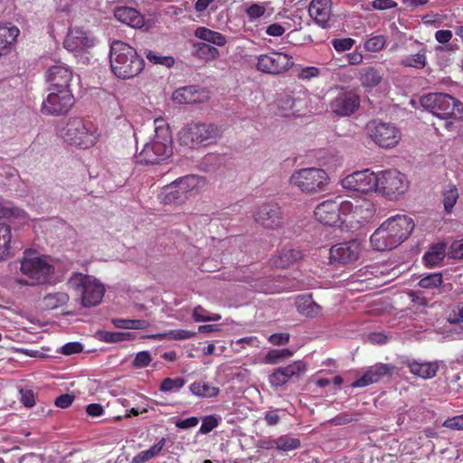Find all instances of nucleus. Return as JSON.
Instances as JSON below:
<instances>
[{
    "label": "nucleus",
    "mask_w": 463,
    "mask_h": 463,
    "mask_svg": "<svg viewBox=\"0 0 463 463\" xmlns=\"http://www.w3.org/2000/svg\"><path fill=\"white\" fill-rule=\"evenodd\" d=\"M58 135L67 144L81 149L92 147L99 137L97 127L82 118H70L66 126L58 128Z\"/></svg>",
    "instance_id": "obj_3"
},
{
    "label": "nucleus",
    "mask_w": 463,
    "mask_h": 463,
    "mask_svg": "<svg viewBox=\"0 0 463 463\" xmlns=\"http://www.w3.org/2000/svg\"><path fill=\"white\" fill-rule=\"evenodd\" d=\"M185 384V380L182 377L176 378H165L159 386V390L163 392H177L182 389Z\"/></svg>",
    "instance_id": "obj_48"
},
{
    "label": "nucleus",
    "mask_w": 463,
    "mask_h": 463,
    "mask_svg": "<svg viewBox=\"0 0 463 463\" xmlns=\"http://www.w3.org/2000/svg\"><path fill=\"white\" fill-rule=\"evenodd\" d=\"M367 130L372 140L383 148L396 146L402 137L400 129L391 122L372 120L367 125Z\"/></svg>",
    "instance_id": "obj_10"
},
{
    "label": "nucleus",
    "mask_w": 463,
    "mask_h": 463,
    "mask_svg": "<svg viewBox=\"0 0 463 463\" xmlns=\"http://www.w3.org/2000/svg\"><path fill=\"white\" fill-rule=\"evenodd\" d=\"M74 398L72 394H61L55 399L54 404L59 408L66 409L72 404Z\"/></svg>",
    "instance_id": "obj_61"
},
{
    "label": "nucleus",
    "mask_w": 463,
    "mask_h": 463,
    "mask_svg": "<svg viewBox=\"0 0 463 463\" xmlns=\"http://www.w3.org/2000/svg\"><path fill=\"white\" fill-rule=\"evenodd\" d=\"M306 371V365L301 361L293 362L287 366L276 368L269 376V382L271 386L281 387L291 378H299Z\"/></svg>",
    "instance_id": "obj_18"
},
{
    "label": "nucleus",
    "mask_w": 463,
    "mask_h": 463,
    "mask_svg": "<svg viewBox=\"0 0 463 463\" xmlns=\"http://www.w3.org/2000/svg\"><path fill=\"white\" fill-rule=\"evenodd\" d=\"M151 355L147 351H142L136 354V357L133 361V365L136 368H145L151 363Z\"/></svg>",
    "instance_id": "obj_56"
},
{
    "label": "nucleus",
    "mask_w": 463,
    "mask_h": 463,
    "mask_svg": "<svg viewBox=\"0 0 463 463\" xmlns=\"http://www.w3.org/2000/svg\"><path fill=\"white\" fill-rule=\"evenodd\" d=\"M458 199V193L456 186H450L443 193V204L445 211L450 213Z\"/></svg>",
    "instance_id": "obj_50"
},
{
    "label": "nucleus",
    "mask_w": 463,
    "mask_h": 463,
    "mask_svg": "<svg viewBox=\"0 0 463 463\" xmlns=\"http://www.w3.org/2000/svg\"><path fill=\"white\" fill-rule=\"evenodd\" d=\"M382 224L385 226L384 228L392 235L399 245L409 238L415 227L413 219L405 214L392 216Z\"/></svg>",
    "instance_id": "obj_16"
},
{
    "label": "nucleus",
    "mask_w": 463,
    "mask_h": 463,
    "mask_svg": "<svg viewBox=\"0 0 463 463\" xmlns=\"http://www.w3.org/2000/svg\"><path fill=\"white\" fill-rule=\"evenodd\" d=\"M385 44L386 38L384 35H375L364 43V49L371 52H376L383 50Z\"/></svg>",
    "instance_id": "obj_52"
},
{
    "label": "nucleus",
    "mask_w": 463,
    "mask_h": 463,
    "mask_svg": "<svg viewBox=\"0 0 463 463\" xmlns=\"http://www.w3.org/2000/svg\"><path fill=\"white\" fill-rule=\"evenodd\" d=\"M218 133V128L213 124L192 121L178 132V141L182 146L194 149L204 142L215 138Z\"/></svg>",
    "instance_id": "obj_7"
},
{
    "label": "nucleus",
    "mask_w": 463,
    "mask_h": 463,
    "mask_svg": "<svg viewBox=\"0 0 463 463\" xmlns=\"http://www.w3.org/2000/svg\"><path fill=\"white\" fill-rule=\"evenodd\" d=\"M381 224L371 235L372 247L379 251L391 250L399 246L392 235Z\"/></svg>",
    "instance_id": "obj_27"
},
{
    "label": "nucleus",
    "mask_w": 463,
    "mask_h": 463,
    "mask_svg": "<svg viewBox=\"0 0 463 463\" xmlns=\"http://www.w3.org/2000/svg\"><path fill=\"white\" fill-rule=\"evenodd\" d=\"M354 420H357V417H352L346 412L340 413L334 417L330 421L333 425H345Z\"/></svg>",
    "instance_id": "obj_62"
},
{
    "label": "nucleus",
    "mask_w": 463,
    "mask_h": 463,
    "mask_svg": "<svg viewBox=\"0 0 463 463\" xmlns=\"http://www.w3.org/2000/svg\"><path fill=\"white\" fill-rule=\"evenodd\" d=\"M443 426L450 430H463V414L447 419Z\"/></svg>",
    "instance_id": "obj_58"
},
{
    "label": "nucleus",
    "mask_w": 463,
    "mask_h": 463,
    "mask_svg": "<svg viewBox=\"0 0 463 463\" xmlns=\"http://www.w3.org/2000/svg\"><path fill=\"white\" fill-rule=\"evenodd\" d=\"M70 282L80 296L84 307H95L101 302L105 288L94 277L78 273L71 279Z\"/></svg>",
    "instance_id": "obj_8"
},
{
    "label": "nucleus",
    "mask_w": 463,
    "mask_h": 463,
    "mask_svg": "<svg viewBox=\"0 0 463 463\" xmlns=\"http://www.w3.org/2000/svg\"><path fill=\"white\" fill-rule=\"evenodd\" d=\"M401 364L402 367H407L411 374L423 380L434 378L439 371V363L438 361L426 362L406 359L402 361Z\"/></svg>",
    "instance_id": "obj_20"
},
{
    "label": "nucleus",
    "mask_w": 463,
    "mask_h": 463,
    "mask_svg": "<svg viewBox=\"0 0 463 463\" xmlns=\"http://www.w3.org/2000/svg\"><path fill=\"white\" fill-rule=\"evenodd\" d=\"M196 335L195 332L185 330V329H173L164 333H159L152 335L156 340H185L192 338Z\"/></svg>",
    "instance_id": "obj_40"
},
{
    "label": "nucleus",
    "mask_w": 463,
    "mask_h": 463,
    "mask_svg": "<svg viewBox=\"0 0 463 463\" xmlns=\"http://www.w3.org/2000/svg\"><path fill=\"white\" fill-rule=\"evenodd\" d=\"M42 104V112L50 116L67 114L74 105V96L71 90H50Z\"/></svg>",
    "instance_id": "obj_12"
},
{
    "label": "nucleus",
    "mask_w": 463,
    "mask_h": 463,
    "mask_svg": "<svg viewBox=\"0 0 463 463\" xmlns=\"http://www.w3.org/2000/svg\"><path fill=\"white\" fill-rule=\"evenodd\" d=\"M11 239L10 226L0 222V261L10 256Z\"/></svg>",
    "instance_id": "obj_37"
},
{
    "label": "nucleus",
    "mask_w": 463,
    "mask_h": 463,
    "mask_svg": "<svg viewBox=\"0 0 463 463\" xmlns=\"http://www.w3.org/2000/svg\"><path fill=\"white\" fill-rule=\"evenodd\" d=\"M293 65V58L290 55L271 52L258 57L256 68L263 73L277 75L288 71Z\"/></svg>",
    "instance_id": "obj_15"
},
{
    "label": "nucleus",
    "mask_w": 463,
    "mask_h": 463,
    "mask_svg": "<svg viewBox=\"0 0 463 463\" xmlns=\"http://www.w3.org/2000/svg\"><path fill=\"white\" fill-rule=\"evenodd\" d=\"M420 105L443 119L463 120V103L446 93H429L420 98Z\"/></svg>",
    "instance_id": "obj_5"
},
{
    "label": "nucleus",
    "mask_w": 463,
    "mask_h": 463,
    "mask_svg": "<svg viewBox=\"0 0 463 463\" xmlns=\"http://www.w3.org/2000/svg\"><path fill=\"white\" fill-rule=\"evenodd\" d=\"M337 199L341 198L335 197L327 199L316 207L314 215L319 222L325 225L334 226L340 221Z\"/></svg>",
    "instance_id": "obj_21"
},
{
    "label": "nucleus",
    "mask_w": 463,
    "mask_h": 463,
    "mask_svg": "<svg viewBox=\"0 0 463 463\" xmlns=\"http://www.w3.org/2000/svg\"><path fill=\"white\" fill-rule=\"evenodd\" d=\"M376 209L373 203L367 199H361L355 201V207L354 212V222L358 224H364L373 220Z\"/></svg>",
    "instance_id": "obj_30"
},
{
    "label": "nucleus",
    "mask_w": 463,
    "mask_h": 463,
    "mask_svg": "<svg viewBox=\"0 0 463 463\" xmlns=\"http://www.w3.org/2000/svg\"><path fill=\"white\" fill-rule=\"evenodd\" d=\"M297 102L298 101L290 96L280 99L278 101L279 114L281 117L294 116L298 111L296 109Z\"/></svg>",
    "instance_id": "obj_43"
},
{
    "label": "nucleus",
    "mask_w": 463,
    "mask_h": 463,
    "mask_svg": "<svg viewBox=\"0 0 463 463\" xmlns=\"http://www.w3.org/2000/svg\"><path fill=\"white\" fill-rule=\"evenodd\" d=\"M114 16L121 24L132 28H141L145 24L143 15L133 7L117 6L114 9Z\"/></svg>",
    "instance_id": "obj_28"
},
{
    "label": "nucleus",
    "mask_w": 463,
    "mask_h": 463,
    "mask_svg": "<svg viewBox=\"0 0 463 463\" xmlns=\"http://www.w3.org/2000/svg\"><path fill=\"white\" fill-rule=\"evenodd\" d=\"M155 136L146 143L138 155L140 163L159 164L173 153V139L169 126L165 119L157 118L154 120Z\"/></svg>",
    "instance_id": "obj_2"
},
{
    "label": "nucleus",
    "mask_w": 463,
    "mask_h": 463,
    "mask_svg": "<svg viewBox=\"0 0 463 463\" xmlns=\"http://www.w3.org/2000/svg\"><path fill=\"white\" fill-rule=\"evenodd\" d=\"M443 283L442 275L439 272L429 274L421 278L419 286L422 288L434 289L439 288Z\"/></svg>",
    "instance_id": "obj_47"
},
{
    "label": "nucleus",
    "mask_w": 463,
    "mask_h": 463,
    "mask_svg": "<svg viewBox=\"0 0 463 463\" xmlns=\"http://www.w3.org/2000/svg\"><path fill=\"white\" fill-rule=\"evenodd\" d=\"M109 61L112 72L123 80L137 76L145 66V61L137 50L122 41L111 43Z\"/></svg>",
    "instance_id": "obj_1"
},
{
    "label": "nucleus",
    "mask_w": 463,
    "mask_h": 463,
    "mask_svg": "<svg viewBox=\"0 0 463 463\" xmlns=\"http://www.w3.org/2000/svg\"><path fill=\"white\" fill-rule=\"evenodd\" d=\"M392 369V366L384 364L372 366L359 379L354 381L352 386L354 388H362L378 383L383 377L391 374Z\"/></svg>",
    "instance_id": "obj_25"
},
{
    "label": "nucleus",
    "mask_w": 463,
    "mask_h": 463,
    "mask_svg": "<svg viewBox=\"0 0 463 463\" xmlns=\"http://www.w3.org/2000/svg\"><path fill=\"white\" fill-rule=\"evenodd\" d=\"M72 77L71 69L61 62L51 66L46 71V80L50 84V90H70Z\"/></svg>",
    "instance_id": "obj_19"
},
{
    "label": "nucleus",
    "mask_w": 463,
    "mask_h": 463,
    "mask_svg": "<svg viewBox=\"0 0 463 463\" xmlns=\"http://www.w3.org/2000/svg\"><path fill=\"white\" fill-rule=\"evenodd\" d=\"M331 0H312L308 13L310 17L322 28L328 25L331 17Z\"/></svg>",
    "instance_id": "obj_26"
},
{
    "label": "nucleus",
    "mask_w": 463,
    "mask_h": 463,
    "mask_svg": "<svg viewBox=\"0 0 463 463\" xmlns=\"http://www.w3.org/2000/svg\"><path fill=\"white\" fill-rule=\"evenodd\" d=\"M361 253V244L357 241L337 243L329 250V260L332 264H348L355 261Z\"/></svg>",
    "instance_id": "obj_17"
},
{
    "label": "nucleus",
    "mask_w": 463,
    "mask_h": 463,
    "mask_svg": "<svg viewBox=\"0 0 463 463\" xmlns=\"http://www.w3.org/2000/svg\"><path fill=\"white\" fill-rule=\"evenodd\" d=\"M20 33L14 25H0V56L9 53Z\"/></svg>",
    "instance_id": "obj_32"
},
{
    "label": "nucleus",
    "mask_w": 463,
    "mask_h": 463,
    "mask_svg": "<svg viewBox=\"0 0 463 463\" xmlns=\"http://www.w3.org/2000/svg\"><path fill=\"white\" fill-rule=\"evenodd\" d=\"M64 47L71 52H80L94 45V40L82 29H71L64 40Z\"/></svg>",
    "instance_id": "obj_24"
},
{
    "label": "nucleus",
    "mask_w": 463,
    "mask_h": 463,
    "mask_svg": "<svg viewBox=\"0 0 463 463\" xmlns=\"http://www.w3.org/2000/svg\"><path fill=\"white\" fill-rule=\"evenodd\" d=\"M303 254L298 249L283 248L272 259V264L279 269H287L300 260Z\"/></svg>",
    "instance_id": "obj_31"
},
{
    "label": "nucleus",
    "mask_w": 463,
    "mask_h": 463,
    "mask_svg": "<svg viewBox=\"0 0 463 463\" xmlns=\"http://www.w3.org/2000/svg\"><path fill=\"white\" fill-rule=\"evenodd\" d=\"M445 255L446 245L444 243H438L429 249L423 256V260L427 267L433 268L444 260Z\"/></svg>",
    "instance_id": "obj_35"
},
{
    "label": "nucleus",
    "mask_w": 463,
    "mask_h": 463,
    "mask_svg": "<svg viewBox=\"0 0 463 463\" xmlns=\"http://www.w3.org/2000/svg\"><path fill=\"white\" fill-rule=\"evenodd\" d=\"M298 312L306 317L314 318L320 315L322 307L312 298L311 294L300 295L296 299Z\"/></svg>",
    "instance_id": "obj_29"
},
{
    "label": "nucleus",
    "mask_w": 463,
    "mask_h": 463,
    "mask_svg": "<svg viewBox=\"0 0 463 463\" xmlns=\"http://www.w3.org/2000/svg\"><path fill=\"white\" fill-rule=\"evenodd\" d=\"M20 271L27 279H18L16 283L21 286H35L48 282L54 273V267L47 262L35 251L26 250L20 261Z\"/></svg>",
    "instance_id": "obj_4"
},
{
    "label": "nucleus",
    "mask_w": 463,
    "mask_h": 463,
    "mask_svg": "<svg viewBox=\"0 0 463 463\" xmlns=\"http://www.w3.org/2000/svg\"><path fill=\"white\" fill-rule=\"evenodd\" d=\"M21 402L22 403L27 407L31 408L34 406V394L32 390H21Z\"/></svg>",
    "instance_id": "obj_64"
},
{
    "label": "nucleus",
    "mask_w": 463,
    "mask_h": 463,
    "mask_svg": "<svg viewBox=\"0 0 463 463\" xmlns=\"http://www.w3.org/2000/svg\"><path fill=\"white\" fill-rule=\"evenodd\" d=\"M320 74V70L317 67L308 66L301 68L297 76L300 80H308L312 78H317Z\"/></svg>",
    "instance_id": "obj_55"
},
{
    "label": "nucleus",
    "mask_w": 463,
    "mask_h": 463,
    "mask_svg": "<svg viewBox=\"0 0 463 463\" xmlns=\"http://www.w3.org/2000/svg\"><path fill=\"white\" fill-rule=\"evenodd\" d=\"M420 48L415 54H410L403 57L400 61V64L403 67L414 68L417 70L423 69L427 64V47L422 43L416 42Z\"/></svg>",
    "instance_id": "obj_33"
},
{
    "label": "nucleus",
    "mask_w": 463,
    "mask_h": 463,
    "mask_svg": "<svg viewBox=\"0 0 463 463\" xmlns=\"http://www.w3.org/2000/svg\"><path fill=\"white\" fill-rule=\"evenodd\" d=\"M275 447L279 450L289 451L297 449L300 447L301 441L298 438L283 435L273 440Z\"/></svg>",
    "instance_id": "obj_42"
},
{
    "label": "nucleus",
    "mask_w": 463,
    "mask_h": 463,
    "mask_svg": "<svg viewBox=\"0 0 463 463\" xmlns=\"http://www.w3.org/2000/svg\"><path fill=\"white\" fill-rule=\"evenodd\" d=\"M378 184L377 174L369 169L354 172L341 180L343 188L362 194L376 192Z\"/></svg>",
    "instance_id": "obj_14"
},
{
    "label": "nucleus",
    "mask_w": 463,
    "mask_h": 463,
    "mask_svg": "<svg viewBox=\"0 0 463 463\" xmlns=\"http://www.w3.org/2000/svg\"><path fill=\"white\" fill-rule=\"evenodd\" d=\"M205 185V178L197 175L180 177L165 187V203L182 201L188 192L198 190Z\"/></svg>",
    "instance_id": "obj_9"
},
{
    "label": "nucleus",
    "mask_w": 463,
    "mask_h": 463,
    "mask_svg": "<svg viewBox=\"0 0 463 463\" xmlns=\"http://www.w3.org/2000/svg\"><path fill=\"white\" fill-rule=\"evenodd\" d=\"M145 54L146 59L153 64H159L167 68L175 64V59L172 56H163L154 51H147Z\"/></svg>",
    "instance_id": "obj_49"
},
{
    "label": "nucleus",
    "mask_w": 463,
    "mask_h": 463,
    "mask_svg": "<svg viewBox=\"0 0 463 463\" xmlns=\"http://www.w3.org/2000/svg\"><path fill=\"white\" fill-rule=\"evenodd\" d=\"M69 299V295L65 292L49 293L43 298V306L47 309H55L65 305Z\"/></svg>",
    "instance_id": "obj_39"
},
{
    "label": "nucleus",
    "mask_w": 463,
    "mask_h": 463,
    "mask_svg": "<svg viewBox=\"0 0 463 463\" xmlns=\"http://www.w3.org/2000/svg\"><path fill=\"white\" fill-rule=\"evenodd\" d=\"M359 79L363 86L375 87L381 82L383 76L376 68L366 67L360 71Z\"/></svg>",
    "instance_id": "obj_38"
},
{
    "label": "nucleus",
    "mask_w": 463,
    "mask_h": 463,
    "mask_svg": "<svg viewBox=\"0 0 463 463\" xmlns=\"http://www.w3.org/2000/svg\"><path fill=\"white\" fill-rule=\"evenodd\" d=\"M193 318L195 322H208V321H219L222 317L219 314L208 315L202 306H197L194 308Z\"/></svg>",
    "instance_id": "obj_51"
},
{
    "label": "nucleus",
    "mask_w": 463,
    "mask_h": 463,
    "mask_svg": "<svg viewBox=\"0 0 463 463\" xmlns=\"http://www.w3.org/2000/svg\"><path fill=\"white\" fill-rule=\"evenodd\" d=\"M194 36L219 47L224 46L227 43V39L223 34L204 26L196 28Z\"/></svg>",
    "instance_id": "obj_34"
},
{
    "label": "nucleus",
    "mask_w": 463,
    "mask_h": 463,
    "mask_svg": "<svg viewBox=\"0 0 463 463\" xmlns=\"http://www.w3.org/2000/svg\"><path fill=\"white\" fill-rule=\"evenodd\" d=\"M218 424L219 421L215 416H206L203 418L199 432L202 434L210 433L213 429H215L218 426Z\"/></svg>",
    "instance_id": "obj_53"
},
{
    "label": "nucleus",
    "mask_w": 463,
    "mask_h": 463,
    "mask_svg": "<svg viewBox=\"0 0 463 463\" xmlns=\"http://www.w3.org/2000/svg\"><path fill=\"white\" fill-rule=\"evenodd\" d=\"M129 333L111 332L107 330H99L97 332V337L105 343H118L128 340Z\"/></svg>",
    "instance_id": "obj_44"
},
{
    "label": "nucleus",
    "mask_w": 463,
    "mask_h": 463,
    "mask_svg": "<svg viewBox=\"0 0 463 463\" xmlns=\"http://www.w3.org/2000/svg\"><path fill=\"white\" fill-rule=\"evenodd\" d=\"M337 199V204L340 213V221L354 222V212L355 203L354 204L351 201Z\"/></svg>",
    "instance_id": "obj_46"
},
{
    "label": "nucleus",
    "mask_w": 463,
    "mask_h": 463,
    "mask_svg": "<svg viewBox=\"0 0 463 463\" xmlns=\"http://www.w3.org/2000/svg\"><path fill=\"white\" fill-rule=\"evenodd\" d=\"M378 175L379 184L376 192L390 198H397L409 188V181L404 174L394 170L382 171Z\"/></svg>",
    "instance_id": "obj_11"
},
{
    "label": "nucleus",
    "mask_w": 463,
    "mask_h": 463,
    "mask_svg": "<svg viewBox=\"0 0 463 463\" xmlns=\"http://www.w3.org/2000/svg\"><path fill=\"white\" fill-rule=\"evenodd\" d=\"M371 5L375 10H388L397 6V3L393 0H373Z\"/></svg>",
    "instance_id": "obj_60"
},
{
    "label": "nucleus",
    "mask_w": 463,
    "mask_h": 463,
    "mask_svg": "<svg viewBox=\"0 0 463 463\" xmlns=\"http://www.w3.org/2000/svg\"><path fill=\"white\" fill-rule=\"evenodd\" d=\"M194 46L195 49L196 55L199 58L203 59L205 61H215L220 56L219 50L216 47L210 45L208 43H194Z\"/></svg>",
    "instance_id": "obj_41"
},
{
    "label": "nucleus",
    "mask_w": 463,
    "mask_h": 463,
    "mask_svg": "<svg viewBox=\"0 0 463 463\" xmlns=\"http://www.w3.org/2000/svg\"><path fill=\"white\" fill-rule=\"evenodd\" d=\"M328 174L322 168L307 167L296 170L290 176V184L302 193L314 194L326 190Z\"/></svg>",
    "instance_id": "obj_6"
},
{
    "label": "nucleus",
    "mask_w": 463,
    "mask_h": 463,
    "mask_svg": "<svg viewBox=\"0 0 463 463\" xmlns=\"http://www.w3.org/2000/svg\"><path fill=\"white\" fill-rule=\"evenodd\" d=\"M354 43L352 38L334 39L332 45L336 52H345L350 50Z\"/></svg>",
    "instance_id": "obj_57"
},
{
    "label": "nucleus",
    "mask_w": 463,
    "mask_h": 463,
    "mask_svg": "<svg viewBox=\"0 0 463 463\" xmlns=\"http://www.w3.org/2000/svg\"><path fill=\"white\" fill-rule=\"evenodd\" d=\"M245 13L250 21L262 17L266 13L264 5L259 4H251L246 10Z\"/></svg>",
    "instance_id": "obj_54"
},
{
    "label": "nucleus",
    "mask_w": 463,
    "mask_h": 463,
    "mask_svg": "<svg viewBox=\"0 0 463 463\" xmlns=\"http://www.w3.org/2000/svg\"><path fill=\"white\" fill-rule=\"evenodd\" d=\"M255 222L266 230H279L284 224V214L277 203L259 205L252 213Z\"/></svg>",
    "instance_id": "obj_13"
},
{
    "label": "nucleus",
    "mask_w": 463,
    "mask_h": 463,
    "mask_svg": "<svg viewBox=\"0 0 463 463\" xmlns=\"http://www.w3.org/2000/svg\"><path fill=\"white\" fill-rule=\"evenodd\" d=\"M450 255L453 259H463V238L455 241L450 246Z\"/></svg>",
    "instance_id": "obj_63"
},
{
    "label": "nucleus",
    "mask_w": 463,
    "mask_h": 463,
    "mask_svg": "<svg viewBox=\"0 0 463 463\" xmlns=\"http://www.w3.org/2000/svg\"><path fill=\"white\" fill-rule=\"evenodd\" d=\"M359 106L360 98L352 91L340 93L331 103L332 111L339 116H350Z\"/></svg>",
    "instance_id": "obj_23"
},
{
    "label": "nucleus",
    "mask_w": 463,
    "mask_h": 463,
    "mask_svg": "<svg viewBox=\"0 0 463 463\" xmlns=\"http://www.w3.org/2000/svg\"><path fill=\"white\" fill-rule=\"evenodd\" d=\"M292 355L293 352L288 348L272 349L267 353L264 361L266 364H276Z\"/></svg>",
    "instance_id": "obj_45"
},
{
    "label": "nucleus",
    "mask_w": 463,
    "mask_h": 463,
    "mask_svg": "<svg viewBox=\"0 0 463 463\" xmlns=\"http://www.w3.org/2000/svg\"><path fill=\"white\" fill-rule=\"evenodd\" d=\"M172 98L174 101L179 104H197L208 101L209 94L204 89L190 85L175 90Z\"/></svg>",
    "instance_id": "obj_22"
},
{
    "label": "nucleus",
    "mask_w": 463,
    "mask_h": 463,
    "mask_svg": "<svg viewBox=\"0 0 463 463\" xmlns=\"http://www.w3.org/2000/svg\"><path fill=\"white\" fill-rule=\"evenodd\" d=\"M190 392L198 397L213 398L216 397L220 389L203 381H197L190 384Z\"/></svg>",
    "instance_id": "obj_36"
},
{
    "label": "nucleus",
    "mask_w": 463,
    "mask_h": 463,
    "mask_svg": "<svg viewBox=\"0 0 463 463\" xmlns=\"http://www.w3.org/2000/svg\"><path fill=\"white\" fill-rule=\"evenodd\" d=\"M288 333H275L269 337V342L274 345H283L289 342Z\"/></svg>",
    "instance_id": "obj_59"
}]
</instances>
